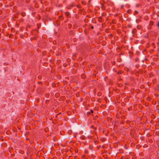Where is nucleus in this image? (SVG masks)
<instances>
[{"label":"nucleus","mask_w":159,"mask_h":159,"mask_svg":"<svg viewBox=\"0 0 159 159\" xmlns=\"http://www.w3.org/2000/svg\"><path fill=\"white\" fill-rule=\"evenodd\" d=\"M61 116L62 113L61 112H60L57 115L56 117L58 118H61Z\"/></svg>","instance_id":"nucleus-1"},{"label":"nucleus","mask_w":159,"mask_h":159,"mask_svg":"<svg viewBox=\"0 0 159 159\" xmlns=\"http://www.w3.org/2000/svg\"><path fill=\"white\" fill-rule=\"evenodd\" d=\"M123 73V71L122 70L120 71H118L117 72V74L118 75H119L120 74H122Z\"/></svg>","instance_id":"nucleus-2"},{"label":"nucleus","mask_w":159,"mask_h":159,"mask_svg":"<svg viewBox=\"0 0 159 159\" xmlns=\"http://www.w3.org/2000/svg\"><path fill=\"white\" fill-rule=\"evenodd\" d=\"M25 13L24 12H22L21 13V15L23 17L25 16Z\"/></svg>","instance_id":"nucleus-3"},{"label":"nucleus","mask_w":159,"mask_h":159,"mask_svg":"<svg viewBox=\"0 0 159 159\" xmlns=\"http://www.w3.org/2000/svg\"><path fill=\"white\" fill-rule=\"evenodd\" d=\"M153 25V21H150L149 25H150L152 26Z\"/></svg>","instance_id":"nucleus-4"},{"label":"nucleus","mask_w":159,"mask_h":159,"mask_svg":"<svg viewBox=\"0 0 159 159\" xmlns=\"http://www.w3.org/2000/svg\"><path fill=\"white\" fill-rule=\"evenodd\" d=\"M91 112H88L87 113V115L88 116H89L90 115H91Z\"/></svg>","instance_id":"nucleus-5"},{"label":"nucleus","mask_w":159,"mask_h":159,"mask_svg":"<svg viewBox=\"0 0 159 159\" xmlns=\"http://www.w3.org/2000/svg\"><path fill=\"white\" fill-rule=\"evenodd\" d=\"M78 8H81V6L80 5H78L76 6Z\"/></svg>","instance_id":"nucleus-6"},{"label":"nucleus","mask_w":159,"mask_h":159,"mask_svg":"<svg viewBox=\"0 0 159 159\" xmlns=\"http://www.w3.org/2000/svg\"><path fill=\"white\" fill-rule=\"evenodd\" d=\"M70 14V13L68 12H66V15L68 16H69Z\"/></svg>","instance_id":"nucleus-7"},{"label":"nucleus","mask_w":159,"mask_h":159,"mask_svg":"<svg viewBox=\"0 0 159 159\" xmlns=\"http://www.w3.org/2000/svg\"><path fill=\"white\" fill-rule=\"evenodd\" d=\"M108 37L110 38H111L112 37V35L111 34H110L108 36Z\"/></svg>","instance_id":"nucleus-8"},{"label":"nucleus","mask_w":159,"mask_h":159,"mask_svg":"<svg viewBox=\"0 0 159 159\" xmlns=\"http://www.w3.org/2000/svg\"><path fill=\"white\" fill-rule=\"evenodd\" d=\"M134 12H135V13L134 14V15H135V14H138V13H139L138 11H135Z\"/></svg>","instance_id":"nucleus-9"},{"label":"nucleus","mask_w":159,"mask_h":159,"mask_svg":"<svg viewBox=\"0 0 159 159\" xmlns=\"http://www.w3.org/2000/svg\"><path fill=\"white\" fill-rule=\"evenodd\" d=\"M157 26L159 28V21L157 23Z\"/></svg>","instance_id":"nucleus-10"},{"label":"nucleus","mask_w":159,"mask_h":159,"mask_svg":"<svg viewBox=\"0 0 159 159\" xmlns=\"http://www.w3.org/2000/svg\"><path fill=\"white\" fill-rule=\"evenodd\" d=\"M154 95L156 97H157L158 96V94H154Z\"/></svg>","instance_id":"nucleus-11"},{"label":"nucleus","mask_w":159,"mask_h":159,"mask_svg":"<svg viewBox=\"0 0 159 159\" xmlns=\"http://www.w3.org/2000/svg\"><path fill=\"white\" fill-rule=\"evenodd\" d=\"M90 112H91V113H93V110H91Z\"/></svg>","instance_id":"nucleus-12"},{"label":"nucleus","mask_w":159,"mask_h":159,"mask_svg":"<svg viewBox=\"0 0 159 159\" xmlns=\"http://www.w3.org/2000/svg\"><path fill=\"white\" fill-rule=\"evenodd\" d=\"M91 127L92 128H93L95 129H96L95 128H94L93 125Z\"/></svg>","instance_id":"nucleus-13"},{"label":"nucleus","mask_w":159,"mask_h":159,"mask_svg":"<svg viewBox=\"0 0 159 159\" xmlns=\"http://www.w3.org/2000/svg\"><path fill=\"white\" fill-rule=\"evenodd\" d=\"M157 45L159 46V42H157Z\"/></svg>","instance_id":"nucleus-14"},{"label":"nucleus","mask_w":159,"mask_h":159,"mask_svg":"<svg viewBox=\"0 0 159 159\" xmlns=\"http://www.w3.org/2000/svg\"><path fill=\"white\" fill-rule=\"evenodd\" d=\"M91 28L92 29H93V26H91Z\"/></svg>","instance_id":"nucleus-15"},{"label":"nucleus","mask_w":159,"mask_h":159,"mask_svg":"<svg viewBox=\"0 0 159 159\" xmlns=\"http://www.w3.org/2000/svg\"><path fill=\"white\" fill-rule=\"evenodd\" d=\"M156 91L159 92V89H156Z\"/></svg>","instance_id":"nucleus-16"},{"label":"nucleus","mask_w":159,"mask_h":159,"mask_svg":"<svg viewBox=\"0 0 159 159\" xmlns=\"http://www.w3.org/2000/svg\"><path fill=\"white\" fill-rule=\"evenodd\" d=\"M127 12H128V13L129 12V10L127 11Z\"/></svg>","instance_id":"nucleus-17"},{"label":"nucleus","mask_w":159,"mask_h":159,"mask_svg":"<svg viewBox=\"0 0 159 159\" xmlns=\"http://www.w3.org/2000/svg\"><path fill=\"white\" fill-rule=\"evenodd\" d=\"M158 41H159V37H158Z\"/></svg>","instance_id":"nucleus-18"},{"label":"nucleus","mask_w":159,"mask_h":159,"mask_svg":"<svg viewBox=\"0 0 159 159\" xmlns=\"http://www.w3.org/2000/svg\"><path fill=\"white\" fill-rule=\"evenodd\" d=\"M117 16V14H116V16Z\"/></svg>","instance_id":"nucleus-19"},{"label":"nucleus","mask_w":159,"mask_h":159,"mask_svg":"<svg viewBox=\"0 0 159 159\" xmlns=\"http://www.w3.org/2000/svg\"><path fill=\"white\" fill-rule=\"evenodd\" d=\"M125 84H126V85H127V83H125Z\"/></svg>","instance_id":"nucleus-20"},{"label":"nucleus","mask_w":159,"mask_h":159,"mask_svg":"<svg viewBox=\"0 0 159 159\" xmlns=\"http://www.w3.org/2000/svg\"><path fill=\"white\" fill-rule=\"evenodd\" d=\"M82 4L83 3V2H82Z\"/></svg>","instance_id":"nucleus-21"},{"label":"nucleus","mask_w":159,"mask_h":159,"mask_svg":"<svg viewBox=\"0 0 159 159\" xmlns=\"http://www.w3.org/2000/svg\"><path fill=\"white\" fill-rule=\"evenodd\" d=\"M115 62H114V63H113V64H115Z\"/></svg>","instance_id":"nucleus-22"},{"label":"nucleus","mask_w":159,"mask_h":159,"mask_svg":"<svg viewBox=\"0 0 159 159\" xmlns=\"http://www.w3.org/2000/svg\"><path fill=\"white\" fill-rule=\"evenodd\" d=\"M115 62H114V63H113V64H115Z\"/></svg>","instance_id":"nucleus-23"}]
</instances>
